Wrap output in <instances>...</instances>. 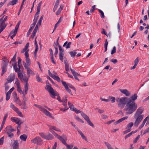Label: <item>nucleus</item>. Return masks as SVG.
<instances>
[{"instance_id": "37", "label": "nucleus", "mask_w": 149, "mask_h": 149, "mask_svg": "<svg viewBox=\"0 0 149 149\" xmlns=\"http://www.w3.org/2000/svg\"><path fill=\"white\" fill-rule=\"evenodd\" d=\"M109 101H110L112 103H113L115 102L116 99L113 96H109L108 97Z\"/></svg>"}, {"instance_id": "53", "label": "nucleus", "mask_w": 149, "mask_h": 149, "mask_svg": "<svg viewBox=\"0 0 149 149\" xmlns=\"http://www.w3.org/2000/svg\"><path fill=\"white\" fill-rule=\"evenodd\" d=\"M98 11L101 14V17L102 18H104V15L103 12L100 9H98Z\"/></svg>"}, {"instance_id": "7", "label": "nucleus", "mask_w": 149, "mask_h": 149, "mask_svg": "<svg viewBox=\"0 0 149 149\" xmlns=\"http://www.w3.org/2000/svg\"><path fill=\"white\" fill-rule=\"evenodd\" d=\"M23 65L25 69L27 70V74L29 77L31 74L32 75H35L34 72L29 68V65H28L27 63L23 62Z\"/></svg>"}, {"instance_id": "45", "label": "nucleus", "mask_w": 149, "mask_h": 149, "mask_svg": "<svg viewBox=\"0 0 149 149\" xmlns=\"http://www.w3.org/2000/svg\"><path fill=\"white\" fill-rule=\"evenodd\" d=\"M8 17L6 16L3 19H0V24H4L6 21Z\"/></svg>"}, {"instance_id": "59", "label": "nucleus", "mask_w": 149, "mask_h": 149, "mask_svg": "<svg viewBox=\"0 0 149 149\" xmlns=\"http://www.w3.org/2000/svg\"><path fill=\"white\" fill-rule=\"evenodd\" d=\"M67 96H65L64 97H63L62 100V102H67Z\"/></svg>"}, {"instance_id": "4", "label": "nucleus", "mask_w": 149, "mask_h": 149, "mask_svg": "<svg viewBox=\"0 0 149 149\" xmlns=\"http://www.w3.org/2000/svg\"><path fill=\"white\" fill-rule=\"evenodd\" d=\"M29 50V49H27L24 48L22 49L21 52V53H23L25 52L24 54L25 56L26 62L28 65H30L31 64V62L29 58V56L28 53Z\"/></svg>"}, {"instance_id": "56", "label": "nucleus", "mask_w": 149, "mask_h": 149, "mask_svg": "<svg viewBox=\"0 0 149 149\" xmlns=\"http://www.w3.org/2000/svg\"><path fill=\"white\" fill-rule=\"evenodd\" d=\"M36 79L38 81V82H42V79L40 78V77L38 75H36Z\"/></svg>"}, {"instance_id": "16", "label": "nucleus", "mask_w": 149, "mask_h": 149, "mask_svg": "<svg viewBox=\"0 0 149 149\" xmlns=\"http://www.w3.org/2000/svg\"><path fill=\"white\" fill-rule=\"evenodd\" d=\"M13 149H19V143L17 140H14L12 144Z\"/></svg>"}, {"instance_id": "19", "label": "nucleus", "mask_w": 149, "mask_h": 149, "mask_svg": "<svg viewBox=\"0 0 149 149\" xmlns=\"http://www.w3.org/2000/svg\"><path fill=\"white\" fill-rule=\"evenodd\" d=\"M37 38V37H36L35 39V44L36 46V49L34 53L35 57H36L38 49V47L36 41Z\"/></svg>"}, {"instance_id": "51", "label": "nucleus", "mask_w": 149, "mask_h": 149, "mask_svg": "<svg viewBox=\"0 0 149 149\" xmlns=\"http://www.w3.org/2000/svg\"><path fill=\"white\" fill-rule=\"evenodd\" d=\"M61 22V18L60 17L58 21L55 24V26H54V30H55V29H56V27H57V25L60 23ZM54 31H53V32Z\"/></svg>"}, {"instance_id": "38", "label": "nucleus", "mask_w": 149, "mask_h": 149, "mask_svg": "<svg viewBox=\"0 0 149 149\" xmlns=\"http://www.w3.org/2000/svg\"><path fill=\"white\" fill-rule=\"evenodd\" d=\"M15 84L17 86V87H19L21 86L20 84L19 81L17 78H16V81L15 83Z\"/></svg>"}, {"instance_id": "34", "label": "nucleus", "mask_w": 149, "mask_h": 149, "mask_svg": "<svg viewBox=\"0 0 149 149\" xmlns=\"http://www.w3.org/2000/svg\"><path fill=\"white\" fill-rule=\"evenodd\" d=\"M63 6L62 5H61L60 6V7L58 8V10L56 12V15H59L61 10H63Z\"/></svg>"}, {"instance_id": "44", "label": "nucleus", "mask_w": 149, "mask_h": 149, "mask_svg": "<svg viewBox=\"0 0 149 149\" xmlns=\"http://www.w3.org/2000/svg\"><path fill=\"white\" fill-rule=\"evenodd\" d=\"M54 46L55 49V53L54 54V56L55 57H56L58 53V48L56 45H54Z\"/></svg>"}, {"instance_id": "61", "label": "nucleus", "mask_w": 149, "mask_h": 149, "mask_svg": "<svg viewBox=\"0 0 149 149\" xmlns=\"http://www.w3.org/2000/svg\"><path fill=\"white\" fill-rule=\"evenodd\" d=\"M4 87L5 88V91L6 92L9 88V86L7 85V84H6V82L4 84Z\"/></svg>"}, {"instance_id": "10", "label": "nucleus", "mask_w": 149, "mask_h": 149, "mask_svg": "<svg viewBox=\"0 0 149 149\" xmlns=\"http://www.w3.org/2000/svg\"><path fill=\"white\" fill-rule=\"evenodd\" d=\"M16 58V54H15L13 58L10 61V63H12V65L13 66L15 71L17 72L18 71L17 69L16 68L17 62L15 60Z\"/></svg>"}, {"instance_id": "5", "label": "nucleus", "mask_w": 149, "mask_h": 149, "mask_svg": "<svg viewBox=\"0 0 149 149\" xmlns=\"http://www.w3.org/2000/svg\"><path fill=\"white\" fill-rule=\"evenodd\" d=\"M45 88L48 91L51 96L52 98H55V96H56L57 94L55 92L54 90L51 86L49 85H47Z\"/></svg>"}, {"instance_id": "29", "label": "nucleus", "mask_w": 149, "mask_h": 149, "mask_svg": "<svg viewBox=\"0 0 149 149\" xmlns=\"http://www.w3.org/2000/svg\"><path fill=\"white\" fill-rule=\"evenodd\" d=\"M21 108L22 109H26L28 108V107L26 105V102H22V103Z\"/></svg>"}, {"instance_id": "64", "label": "nucleus", "mask_w": 149, "mask_h": 149, "mask_svg": "<svg viewBox=\"0 0 149 149\" xmlns=\"http://www.w3.org/2000/svg\"><path fill=\"white\" fill-rule=\"evenodd\" d=\"M149 120V117L148 116L147 117L143 120L142 123V124L145 125V123L146 122L147 120Z\"/></svg>"}, {"instance_id": "54", "label": "nucleus", "mask_w": 149, "mask_h": 149, "mask_svg": "<svg viewBox=\"0 0 149 149\" xmlns=\"http://www.w3.org/2000/svg\"><path fill=\"white\" fill-rule=\"evenodd\" d=\"M70 123L74 127V128L76 129L78 131L79 129L78 128L77 126L75 125L74 123L72 122H70Z\"/></svg>"}, {"instance_id": "32", "label": "nucleus", "mask_w": 149, "mask_h": 149, "mask_svg": "<svg viewBox=\"0 0 149 149\" xmlns=\"http://www.w3.org/2000/svg\"><path fill=\"white\" fill-rule=\"evenodd\" d=\"M40 11L37 10V11L34 17V20H36L37 21L39 17L38 15Z\"/></svg>"}, {"instance_id": "40", "label": "nucleus", "mask_w": 149, "mask_h": 149, "mask_svg": "<svg viewBox=\"0 0 149 149\" xmlns=\"http://www.w3.org/2000/svg\"><path fill=\"white\" fill-rule=\"evenodd\" d=\"M2 60L3 61V62H2V64L4 63L8 64L9 62L8 60L5 56H3V57Z\"/></svg>"}, {"instance_id": "6", "label": "nucleus", "mask_w": 149, "mask_h": 149, "mask_svg": "<svg viewBox=\"0 0 149 149\" xmlns=\"http://www.w3.org/2000/svg\"><path fill=\"white\" fill-rule=\"evenodd\" d=\"M29 77H27L26 75L24 76L20 80L22 82L24 81L25 82V84H24V91L25 92V94H27V91L28 90V81L29 80Z\"/></svg>"}, {"instance_id": "50", "label": "nucleus", "mask_w": 149, "mask_h": 149, "mask_svg": "<svg viewBox=\"0 0 149 149\" xmlns=\"http://www.w3.org/2000/svg\"><path fill=\"white\" fill-rule=\"evenodd\" d=\"M49 130L50 132L52 133L53 135H54L56 137L58 135V134H56L54 131H53L52 129L50 130V129H49Z\"/></svg>"}, {"instance_id": "1", "label": "nucleus", "mask_w": 149, "mask_h": 149, "mask_svg": "<svg viewBox=\"0 0 149 149\" xmlns=\"http://www.w3.org/2000/svg\"><path fill=\"white\" fill-rule=\"evenodd\" d=\"M137 98V94L132 95L131 99L127 97H122L116 98L118 103V107L120 109H123L125 106L124 110L126 111V115L130 114L134 112L137 108V105L134 101Z\"/></svg>"}, {"instance_id": "46", "label": "nucleus", "mask_w": 149, "mask_h": 149, "mask_svg": "<svg viewBox=\"0 0 149 149\" xmlns=\"http://www.w3.org/2000/svg\"><path fill=\"white\" fill-rule=\"evenodd\" d=\"M69 53L71 57H74L77 54V52L75 51H74L73 52H70Z\"/></svg>"}, {"instance_id": "30", "label": "nucleus", "mask_w": 149, "mask_h": 149, "mask_svg": "<svg viewBox=\"0 0 149 149\" xmlns=\"http://www.w3.org/2000/svg\"><path fill=\"white\" fill-rule=\"evenodd\" d=\"M48 126L49 127V129L53 130L55 131H59L60 132V130L59 129L57 128L56 127L54 126H50V125H48Z\"/></svg>"}, {"instance_id": "52", "label": "nucleus", "mask_w": 149, "mask_h": 149, "mask_svg": "<svg viewBox=\"0 0 149 149\" xmlns=\"http://www.w3.org/2000/svg\"><path fill=\"white\" fill-rule=\"evenodd\" d=\"M139 61V57H138L134 61V65L137 66Z\"/></svg>"}, {"instance_id": "41", "label": "nucleus", "mask_w": 149, "mask_h": 149, "mask_svg": "<svg viewBox=\"0 0 149 149\" xmlns=\"http://www.w3.org/2000/svg\"><path fill=\"white\" fill-rule=\"evenodd\" d=\"M134 125L133 122H131L128 124L127 127L126 128V129H130L131 130V128Z\"/></svg>"}, {"instance_id": "18", "label": "nucleus", "mask_w": 149, "mask_h": 149, "mask_svg": "<svg viewBox=\"0 0 149 149\" xmlns=\"http://www.w3.org/2000/svg\"><path fill=\"white\" fill-rule=\"evenodd\" d=\"M62 83L63 85L64 86L67 91L68 92V93H69L71 95H72L71 91L69 89V88L68 87V86H67L66 82L63 81H62Z\"/></svg>"}, {"instance_id": "60", "label": "nucleus", "mask_w": 149, "mask_h": 149, "mask_svg": "<svg viewBox=\"0 0 149 149\" xmlns=\"http://www.w3.org/2000/svg\"><path fill=\"white\" fill-rule=\"evenodd\" d=\"M75 118L77 120L79 121L82 123H84V122L83 120H82L81 119H80L78 116H75Z\"/></svg>"}, {"instance_id": "23", "label": "nucleus", "mask_w": 149, "mask_h": 149, "mask_svg": "<svg viewBox=\"0 0 149 149\" xmlns=\"http://www.w3.org/2000/svg\"><path fill=\"white\" fill-rule=\"evenodd\" d=\"M128 118V116H125L124 117L122 118H121L120 119L118 120L117 121L115 122L114 123V124L115 125H116L118 124L120 122H122V121H123L124 120H125V119H127Z\"/></svg>"}, {"instance_id": "47", "label": "nucleus", "mask_w": 149, "mask_h": 149, "mask_svg": "<svg viewBox=\"0 0 149 149\" xmlns=\"http://www.w3.org/2000/svg\"><path fill=\"white\" fill-rule=\"evenodd\" d=\"M34 106H35L36 107L38 108L41 111H42V110L43 109V108H44L43 107H42V106L37 104H34Z\"/></svg>"}, {"instance_id": "3", "label": "nucleus", "mask_w": 149, "mask_h": 149, "mask_svg": "<svg viewBox=\"0 0 149 149\" xmlns=\"http://www.w3.org/2000/svg\"><path fill=\"white\" fill-rule=\"evenodd\" d=\"M73 111H75L77 113H81V115L83 118L86 121L88 124L93 127H94V125L90 121L89 117L83 112H81L80 110H78L76 108L73 109Z\"/></svg>"}, {"instance_id": "14", "label": "nucleus", "mask_w": 149, "mask_h": 149, "mask_svg": "<svg viewBox=\"0 0 149 149\" xmlns=\"http://www.w3.org/2000/svg\"><path fill=\"white\" fill-rule=\"evenodd\" d=\"M15 131L13 128H12L11 126H7L5 129V133L12 132Z\"/></svg>"}, {"instance_id": "48", "label": "nucleus", "mask_w": 149, "mask_h": 149, "mask_svg": "<svg viewBox=\"0 0 149 149\" xmlns=\"http://www.w3.org/2000/svg\"><path fill=\"white\" fill-rule=\"evenodd\" d=\"M53 79L58 82H62V81L61 80L60 78L58 76L55 75Z\"/></svg>"}, {"instance_id": "58", "label": "nucleus", "mask_w": 149, "mask_h": 149, "mask_svg": "<svg viewBox=\"0 0 149 149\" xmlns=\"http://www.w3.org/2000/svg\"><path fill=\"white\" fill-rule=\"evenodd\" d=\"M116 52V47L115 46L113 47L112 50L111 51V54H113L114 53H115Z\"/></svg>"}, {"instance_id": "33", "label": "nucleus", "mask_w": 149, "mask_h": 149, "mask_svg": "<svg viewBox=\"0 0 149 149\" xmlns=\"http://www.w3.org/2000/svg\"><path fill=\"white\" fill-rule=\"evenodd\" d=\"M80 134V135L82 137V138L84 139L86 141L87 140V139L86 137L82 133V132L80 130H78L77 131Z\"/></svg>"}, {"instance_id": "39", "label": "nucleus", "mask_w": 149, "mask_h": 149, "mask_svg": "<svg viewBox=\"0 0 149 149\" xmlns=\"http://www.w3.org/2000/svg\"><path fill=\"white\" fill-rule=\"evenodd\" d=\"M33 24H31V26H30V28L29 29L30 30H32L33 29V28H34L35 25H36V23H37V21H36V20H33Z\"/></svg>"}, {"instance_id": "62", "label": "nucleus", "mask_w": 149, "mask_h": 149, "mask_svg": "<svg viewBox=\"0 0 149 149\" xmlns=\"http://www.w3.org/2000/svg\"><path fill=\"white\" fill-rule=\"evenodd\" d=\"M7 134L8 136L10 138H12L14 136V134L12 132L6 133Z\"/></svg>"}, {"instance_id": "55", "label": "nucleus", "mask_w": 149, "mask_h": 149, "mask_svg": "<svg viewBox=\"0 0 149 149\" xmlns=\"http://www.w3.org/2000/svg\"><path fill=\"white\" fill-rule=\"evenodd\" d=\"M140 137V136L139 135H138L134 140L133 141V143H136L137 141L139 139Z\"/></svg>"}, {"instance_id": "15", "label": "nucleus", "mask_w": 149, "mask_h": 149, "mask_svg": "<svg viewBox=\"0 0 149 149\" xmlns=\"http://www.w3.org/2000/svg\"><path fill=\"white\" fill-rule=\"evenodd\" d=\"M14 89L15 88L14 87H13L9 90V91L7 93H6V99L7 101H8L9 100L10 98V95Z\"/></svg>"}, {"instance_id": "28", "label": "nucleus", "mask_w": 149, "mask_h": 149, "mask_svg": "<svg viewBox=\"0 0 149 149\" xmlns=\"http://www.w3.org/2000/svg\"><path fill=\"white\" fill-rule=\"evenodd\" d=\"M19 138L22 141H26V139H27V136L26 135L23 134L21 135L20 136Z\"/></svg>"}, {"instance_id": "20", "label": "nucleus", "mask_w": 149, "mask_h": 149, "mask_svg": "<svg viewBox=\"0 0 149 149\" xmlns=\"http://www.w3.org/2000/svg\"><path fill=\"white\" fill-rule=\"evenodd\" d=\"M121 93L127 96H129L130 95V93L126 89H120Z\"/></svg>"}, {"instance_id": "12", "label": "nucleus", "mask_w": 149, "mask_h": 149, "mask_svg": "<svg viewBox=\"0 0 149 149\" xmlns=\"http://www.w3.org/2000/svg\"><path fill=\"white\" fill-rule=\"evenodd\" d=\"M15 78V76L12 73L10 74L8 78L7 79V81L6 82V84H8V83L11 82L14 80Z\"/></svg>"}, {"instance_id": "36", "label": "nucleus", "mask_w": 149, "mask_h": 149, "mask_svg": "<svg viewBox=\"0 0 149 149\" xmlns=\"http://www.w3.org/2000/svg\"><path fill=\"white\" fill-rule=\"evenodd\" d=\"M19 26L18 25H16L15 26V29L14 30H12L10 33V35H12L13 34V32H15V33H17V30H18Z\"/></svg>"}, {"instance_id": "42", "label": "nucleus", "mask_w": 149, "mask_h": 149, "mask_svg": "<svg viewBox=\"0 0 149 149\" xmlns=\"http://www.w3.org/2000/svg\"><path fill=\"white\" fill-rule=\"evenodd\" d=\"M104 144L106 146L108 149H113L111 145L107 142H104Z\"/></svg>"}, {"instance_id": "25", "label": "nucleus", "mask_w": 149, "mask_h": 149, "mask_svg": "<svg viewBox=\"0 0 149 149\" xmlns=\"http://www.w3.org/2000/svg\"><path fill=\"white\" fill-rule=\"evenodd\" d=\"M54 138V136L51 134L49 133L47 135H46L45 139L48 140H51Z\"/></svg>"}, {"instance_id": "43", "label": "nucleus", "mask_w": 149, "mask_h": 149, "mask_svg": "<svg viewBox=\"0 0 149 149\" xmlns=\"http://www.w3.org/2000/svg\"><path fill=\"white\" fill-rule=\"evenodd\" d=\"M68 105L69 108H70L71 110L73 111V109L74 108H75L74 107V105L70 102H68Z\"/></svg>"}, {"instance_id": "31", "label": "nucleus", "mask_w": 149, "mask_h": 149, "mask_svg": "<svg viewBox=\"0 0 149 149\" xmlns=\"http://www.w3.org/2000/svg\"><path fill=\"white\" fill-rule=\"evenodd\" d=\"M18 74V78L20 79H21L22 77H23L24 75L22 74V73L21 72V71H17Z\"/></svg>"}, {"instance_id": "35", "label": "nucleus", "mask_w": 149, "mask_h": 149, "mask_svg": "<svg viewBox=\"0 0 149 149\" xmlns=\"http://www.w3.org/2000/svg\"><path fill=\"white\" fill-rule=\"evenodd\" d=\"M64 63L65 65V70L66 71H68L69 70V66L66 60L64 61Z\"/></svg>"}, {"instance_id": "27", "label": "nucleus", "mask_w": 149, "mask_h": 149, "mask_svg": "<svg viewBox=\"0 0 149 149\" xmlns=\"http://www.w3.org/2000/svg\"><path fill=\"white\" fill-rule=\"evenodd\" d=\"M18 0H13L10 1L8 4L7 5L9 6L10 5H13L16 4Z\"/></svg>"}, {"instance_id": "2", "label": "nucleus", "mask_w": 149, "mask_h": 149, "mask_svg": "<svg viewBox=\"0 0 149 149\" xmlns=\"http://www.w3.org/2000/svg\"><path fill=\"white\" fill-rule=\"evenodd\" d=\"M143 110V107H140L137 109L134 114V117L135 119V121L134 123L135 126L137 127L143 119L144 115L142 113Z\"/></svg>"}, {"instance_id": "57", "label": "nucleus", "mask_w": 149, "mask_h": 149, "mask_svg": "<svg viewBox=\"0 0 149 149\" xmlns=\"http://www.w3.org/2000/svg\"><path fill=\"white\" fill-rule=\"evenodd\" d=\"M4 138L3 136L0 139V145H2L3 143Z\"/></svg>"}, {"instance_id": "17", "label": "nucleus", "mask_w": 149, "mask_h": 149, "mask_svg": "<svg viewBox=\"0 0 149 149\" xmlns=\"http://www.w3.org/2000/svg\"><path fill=\"white\" fill-rule=\"evenodd\" d=\"M38 25L39 24H37L35 29L33 31L32 35L31 36V38L32 39H33L36 35V33L38 29Z\"/></svg>"}, {"instance_id": "49", "label": "nucleus", "mask_w": 149, "mask_h": 149, "mask_svg": "<svg viewBox=\"0 0 149 149\" xmlns=\"http://www.w3.org/2000/svg\"><path fill=\"white\" fill-rule=\"evenodd\" d=\"M65 145L68 149H72V147H73V144H71L70 146L68 144L66 143V144H65Z\"/></svg>"}, {"instance_id": "22", "label": "nucleus", "mask_w": 149, "mask_h": 149, "mask_svg": "<svg viewBox=\"0 0 149 149\" xmlns=\"http://www.w3.org/2000/svg\"><path fill=\"white\" fill-rule=\"evenodd\" d=\"M8 64L7 63H4L2 64L1 65V69L2 71L4 72H6L7 70V66Z\"/></svg>"}, {"instance_id": "63", "label": "nucleus", "mask_w": 149, "mask_h": 149, "mask_svg": "<svg viewBox=\"0 0 149 149\" xmlns=\"http://www.w3.org/2000/svg\"><path fill=\"white\" fill-rule=\"evenodd\" d=\"M1 25L0 26L1 28L2 29H3V30L5 28L6 26V25L4 24H1Z\"/></svg>"}, {"instance_id": "24", "label": "nucleus", "mask_w": 149, "mask_h": 149, "mask_svg": "<svg viewBox=\"0 0 149 149\" xmlns=\"http://www.w3.org/2000/svg\"><path fill=\"white\" fill-rule=\"evenodd\" d=\"M41 111L43 112L47 116H49L51 117L52 116L51 113L49 112L47 110L43 108Z\"/></svg>"}, {"instance_id": "21", "label": "nucleus", "mask_w": 149, "mask_h": 149, "mask_svg": "<svg viewBox=\"0 0 149 149\" xmlns=\"http://www.w3.org/2000/svg\"><path fill=\"white\" fill-rule=\"evenodd\" d=\"M56 138L58 139H59L63 144L64 145L65 144H66V139H65L62 136L59 135H58V136L56 137Z\"/></svg>"}, {"instance_id": "26", "label": "nucleus", "mask_w": 149, "mask_h": 149, "mask_svg": "<svg viewBox=\"0 0 149 149\" xmlns=\"http://www.w3.org/2000/svg\"><path fill=\"white\" fill-rule=\"evenodd\" d=\"M71 44V42H68L67 41L64 43L63 45V47H65L66 49L69 48L70 47V45Z\"/></svg>"}, {"instance_id": "9", "label": "nucleus", "mask_w": 149, "mask_h": 149, "mask_svg": "<svg viewBox=\"0 0 149 149\" xmlns=\"http://www.w3.org/2000/svg\"><path fill=\"white\" fill-rule=\"evenodd\" d=\"M31 141L34 143L41 145L42 143V140L39 136H37L34 139L31 140Z\"/></svg>"}, {"instance_id": "8", "label": "nucleus", "mask_w": 149, "mask_h": 149, "mask_svg": "<svg viewBox=\"0 0 149 149\" xmlns=\"http://www.w3.org/2000/svg\"><path fill=\"white\" fill-rule=\"evenodd\" d=\"M10 107L17 113L19 116L21 117H24L22 113L12 103L10 104Z\"/></svg>"}, {"instance_id": "13", "label": "nucleus", "mask_w": 149, "mask_h": 149, "mask_svg": "<svg viewBox=\"0 0 149 149\" xmlns=\"http://www.w3.org/2000/svg\"><path fill=\"white\" fill-rule=\"evenodd\" d=\"M59 48V59L61 61L63 62V58L64 54L63 53V50L61 48V46H59L58 47Z\"/></svg>"}, {"instance_id": "11", "label": "nucleus", "mask_w": 149, "mask_h": 149, "mask_svg": "<svg viewBox=\"0 0 149 149\" xmlns=\"http://www.w3.org/2000/svg\"><path fill=\"white\" fill-rule=\"evenodd\" d=\"M11 120L12 121L15 122L17 125L22 124L23 123V122L19 118L12 117L11 118Z\"/></svg>"}]
</instances>
